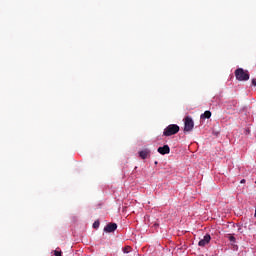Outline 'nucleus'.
Wrapping results in <instances>:
<instances>
[{"mask_svg":"<svg viewBox=\"0 0 256 256\" xmlns=\"http://www.w3.org/2000/svg\"><path fill=\"white\" fill-rule=\"evenodd\" d=\"M235 77L238 81H249V71L238 68L235 70Z\"/></svg>","mask_w":256,"mask_h":256,"instance_id":"1","label":"nucleus"},{"mask_svg":"<svg viewBox=\"0 0 256 256\" xmlns=\"http://www.w3.org/2000/svg\"><path fill=\"white\" fill-rule=\"evenodd\" d=\"M179 133V126L177 124H170L164 129L163 135L165 137H171V135H176Z\"/></svg>","mask_w":256,"mask_h":256,"instance_id":"2","label":"nucleus"},{"mask_svg":"<svg viewBox=\"0 0 256 256\" xmlns=\"http://www.w3.org/2000/svg\"><path fill=\"white\" fill-rule=\"evenodd\" d=\"M193 127H195V122H193V118L187 116L184 119V131H187V132L193 131Z\"/></svg>","mask_w":256,"mask_h":256,"instance_id":"3","label":"nucleus"},{"mask_svg":"<svg viewBox=\"0 0 256 256\" xmlns=\"http://www.w3.org/2000/svg\"><path fill=\"white\" fill-rule=\"evenodd\" d=\"M158 153H160V155H169L171 148H169V145H164L158 148Z\"/></svg>","mask_w":256,"mask_h":256,"instance_id":"4","label":"nucleus"},{"mask_svg":"<svg viewBox=\"0 0 256 256\" xmlns=\"http://www.w3.org/2000/svg\"><path fill=\"white\" fill-rule=\"evenodd\" d=\"M211 241V236L206 234L202 240L198 242L199 247H205Z\"/></svg>","mask_w":256,"mask_h":256,"instance_id":"5","label":"nucleus"},{"mask_svg":"<svg viewBox=\"0 0 256 256\" xmlns=\"http://www.w3.org/2000/svg\"><path fill=\"white\" fill-rule=\"evenodd\" d=\"M116 230H117V225L115 223H109L104 228L105 233H113V231H116Z\"/></svg>","mask_w":256,"mask_h":256,"instance_id":"6","label":"nucleus"},{"mask_svg":"<svg viewBox=\"0 0 256 256\" xmlns=\"http://www.w3.org/2000/svg\"><path fill=\"white\" fill-rule=\"evenodd\" d=\"M151 155V151L149 149H144L142 151L139 152V157L141 159H147V157Z\"/></svg>","mask_w":256,"mask_h":256,"instance_id":"7","label":"nucleus"},{"mask_svg":"<svg viewBox=\"0 0 256 256\" xmlns=\"http://www.w3.org/2000/svg\"><path fill=\"white\" fill-rule=\"evenodd\" d=\"M200 119H211V111H205L201 114Z\"/></svg>","mask_w":256,"mask_h":256,"instance_id":"8","label":"nucleus"},{"mask_svg":"<svg viewBox=\"0 0 256 256\" xmlns=\"http://www.w3.org/2000/svg\"><path fill=\"white\" fill-rule=\"evenodd\" d=\"M131 252V246H126L125 248H123V253H130Z\"/></svg>","mask_w":256,"mask_h":256,"instance_id":"9","label":"nucleus"},{"mask_svg":"<svg viewBox=\"0 0 256 256\" xmlns=\"http://www.w3.org/2000/svg\"><path fill=\"white\" fill-rule=\"evenodd\" d=\"M93 227H94V229H99V221H95L93 223Z\"/></svg>","mask_w":256,"mask_h":256,"instance_id":"10","label":"nucleus"},{"mask_svg":"<svg viewBox=\"0 0 256 256\" xmlns=\"http://www.w3.org/2000/svg\"><path fill=\"white\" fill-rule=\"evenodd\" d=\"M228 239H229V241L231 242V243H235V236H230V237H228Z\"/></svg>","mask_w":256,"mask_h":256,"instance_id":"11","label":"nucleus"},{"mask_svg":"<svg viewBox=\"0 0 256 256\" xmlns=\"http://www.w3.org/2000/svg\"><path fill=\"white\" fill-rule=\"evenodd\" d=\"M54 255H55V256H61V251L55 250V251H54Z\"/></svg>","mask_w":256,"mask_h":256,"instance_id":"12","label":"nucleus"},{"mask_svg":"<svg viewBox=\"0 0 256 256\" xmlns=\"http://www.w3.org/2000/svg\"><path fill=\"white\" fill-rule=\"evenodd\" d=\"M252 85H254L256 87V80L255 79L252 80Z\"/></svg>","mask_w":256,"mask_h":256,"instance_id":"13","label":"nucleus"},{"mask_svg":"<svg viewBox=\"0 0 256 256\" xmlns=\"http://www.w3.org/2000/svg\"><path fill=\"white\" fill-rule=\"evenodd\" d=\"M241 183H245V179L241 180Z\"/></svg>","mask_w":256,"mask_h":256,"instance_id":"14","label":"nucleus"}]
</instances>
